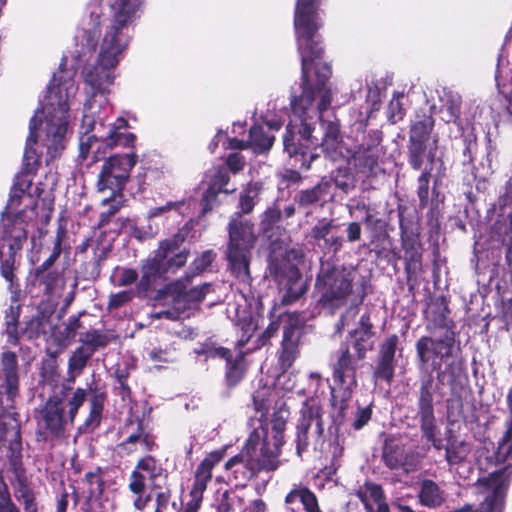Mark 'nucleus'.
Listing matches in <instances>:
<instances>
[{
	"label": "nucleus",
	"mask_w": 512,
	"mask_h": 512,
	"mask_svg": "<svg viewBox=\"0 0 512 512\" xmlns=\"http://www.w3.org/2000/svg\"><path fill=\"white\" fill-rule=\"evenodd\" d=\"M145 0H110L111 20L100 44L97 63L82 71L90 98L84 104L79 157L98 161L107 149L133 147L136 137L127 132L128 122L119 117L105 125L109 112L106 94L114 83L115 68L131 39V27L140 18Z\"/></svg>",
	"instance_id": "obj_1"
},
{
	"label": "nucleus",
	"mask_w": 512,
	"mask_h": 512,
	"mask_svg": "<svg viewBox=\"0 0 512 512\" xmlns=\"http://www.w3.org/2000/svg\"><path fill=\"white\" fill-rule=\"evenodd\" d=\"M321 55L313 56L308 61L307 70L304 72L302 68L303 87L302 94L299 98L293 97L291 100L292 114L287 125V134L284 137V149L293 161L295 168L308 170L312 161L318 154L313 150L316 149L317 142L312 139V124L316 119L321 120V127L324 131L321 148L325 156L336 162L343 160L350 162L351 150L343 143L339 124L337 121H325L321 114L331 104V90L325 85L331 75L329 65L323 64L317 68L316 75L318 83L312 86L308 82V73ZM303 62V59L301 58Z\"/></svg>",
	"instance_id": "obj_2"
},
{
	"label": "nucleus",
	"mask_w": 512,
	"mask_h": 512,
	"mask_svg": "<svg viewBox=\"0 0 512 512\" xmlns=\"http://www.w3.org/2000/svg\"><path fill=\"white\" fill-rule=\"evenodd\" d=\"M78 87L67 72L53 75L42 107L30 121V133L24 151V167L29 173L40 165L42 149H46L47 164L57 158L65 148L67 135L74 116L71 103Z\"/></svg>",
	"instance_id": "obj_3"
},
{
	"label": "nucleus",
	"mask_w": 512,
	"mask_h": 512,
	"mask_svg": "<svg viewBox=\"0 0 512 512\" xmlns=\"http://www.w3.org/2000/svg\"><path fill=\"white\" fill-rule=\"evenodd\" d=\"M274 391L271 387L264 386L253 394V407L259 415V425L250 433L244 448L242 457H246L252 468L245 471L247 477H254L260 471H274L279 465V454L282 443L269 434V426L264 423L271 407Z\"/></svg>",
	"instance_id": "obj_4"
},
{
	"label": "nucleus",
	"mask_w": 512,
	"mask_h": 512,
	"mask_svg": "<svg viewBox=\"0 0 512 512\" xmlns=\"http://www.w3.org/2000/svg\"><path fill=\"white\" fill-rule=\"evenodd\" d=\"M137 163V155L134 152L113 155L103 164L97 182V191L105 194L101 199L103 206H108L106 212L100 214L99 224H108L110 217L114 215L123 205L122 191L129 178L132 168Z\"/></svg>",
	"instance_id": "obj_5"
},
{
	"label": "nucleus",
	"mask_w": 512,
	"mask_h": 512,
	"mask_svg": "<svg viewBox=\"0 0 512 512\" xmlns=\"http://www.w3.org/2000/svg\"><path fill=\"white\" fill-rule=\"evenodd\" d=\"M0 373V443L10 442L13 451L21 448L20 425L11 404L18 391V365L15 353L3 352Z\"/></svg>",
	"instance_id": "obj_6"
},
{
	"label": "nucleus",
	"mask_w": 512,
	"mask_h": 512,
	"mask_svg": "<svg viewBox=\"0 0 512 512\" xmlns=\"http://www.w3.org/2000/svg\"><path fill=\"white\" fill-rule=\"evenodd\" d=\"M454 336L446 331L439 339L422 337L416 343L417 355L423 364L431 363L438 373L439 381L455 388L460 381L463 370L461 363L453 357Z\"/></svg>",
	"instance_id": "obj_7"
},
{
	"label": "nucleus",
	"mask_w": 512,
	"mask_h": 512,
	"mask_svg": "<svg viewBox=\"0 0 512 512\" xmlns=\"http://www.w3.org/2000/svg\"><path fill=\"white\" fill-rule=\"evenodd\" d=\"M25 200H31L23 187L14 185L1 219L0 235L8 250L12 253H19L27 240V228L35 216L33 208H18Z\"/></svg>",
	"instance_id": "obj_8"
},
{
	"label": "nucleus",
	"mask_w": 512,
	"mask_h": 512,
	"mask_svg": "<svg viewBox=\"0 0 512 512\" xmlns=\"http://www.w3.org/2000/svg\"><path fill=\"white\" fill-rule=\"evenodd\" d=\"M319 3L320 0H297L295 7L294 28L304 72L307 70L308 61L323 52L316 35V31L322 26L318 13Z\"/></svg>",
	"instance_id": "obj_9"
},
{
	"label": "nucleus",
	"mask_w": 512,
	"mask_h": 512,
	"mask_svg": "<svg viewBox=\"0 0 512 512\" xmlns=\"http://www.w3.org/2000/svg\"><path fill=\"white\" fill-rule=\"evenodd\" d=\"M255 240L253 225L249 221L236 218L229 223L227 258L232 273L243 282L250 280V250Z\"/></svg>",
	"instance_id": "obj_10"
},
{
	"label": "nucleus",
	"mask_w": 512,
	"mask_h": 512,
	"mask_svg": "<svg viewBox=\"0 0 512 512\" xmlns=\"http://www.w3.org/2000/svg\"><path fill=\"white\" fill-rule=\"evenodd\" d=\"M354 276L352 268L323 264L316 281L320 301L330 307L343 305L353 291Z\"/></svg>",
	"instance_id": "obj_11"
},
{
	"label": "nucleus",
	"mask_w": 512,
	"mask_h": 512,
	"mask_svg": "<svg viewBox=\"0 0 512 512\" xmlns=\"http://www.w3.org/2000/svg\"><path fill=\"white\" fill-rule=\"evenodd\" d=\"M323 433L322 408L315 399L307 400L300 410L296 426V449L298 456H301L310 445L316 449L322 443Z\"/></svg>",
	"instance_id": "obj_12"
},
{
	"label": "nucleus",
	"mask_w": 512,
	"mask_h": 512,
	"mask_svg": "<svg viewBox=\"0 0 512 512\" xmlns=\"http://www.w3.org/2000/svg\"><path fill=\"white\" fill-rule=\"evenodd\" d=\"M101 9L93 6L89 17L82 23V29L76 36L77 48L74 51L75 68L79 69L93 55L101 36Z\"/></svg>",
	"instance_id": "obj_13"
},
{
	"label": "nucleus",
	"mask_w": 512,
	"mask_h": 512,
	"mask_svg": "<svg viewBox=\"0 0 512 512\" xmlns=\"http://www.w3.org/2000/svg\"><path fill=\"white\" fill-rule=\"evenodd\" d=\"M357 365L354 357L347 348L339 351L337 362L334 365L332 398L341 402L348 400L357 386Z\"/></svg>",
	"instance_id": "obj_14"
},
{
	"label": "nucleus",
	"mask_w": 512,
	"mask_h": 512,
	"mask_svg": "<svg viewBox=\"0 0 512 512\" xmlns=\"http://www.w3.org/2000/svg\"><path fill=\"white\" fill-rule=\"evenodd\" d=\"M225 455L224 450H216L209 453L198 465L194 473V480L189 496L192 502L202 504L203 493L212 478L213 468L219 464Z\"/></svg>",
	"instance_id": "obj_15"
},
{
	"label": "nucleus",
	"mask_w": 512,
	"mask_h": 512,
	"mask_svg": "<svg viewBox=\"0 0 512 512\" xmlns=\"http://www.w3.org/2000/svg\"><path fill=\"white\" fill-rule=\"evenodd\" d=\"M433 127V121L430 117L415 122L410 130V164L415 169L421 168L423 156L426 150V141L429 139Z\"/></svg>",
	"instance_id": "obj_16"
},
{
	"label": "nucleus",
	"mask_w": 512,
	"mask_h": 512,
	"mask_svg": "<svg viewBox=\"0 0 512 512\" xmlns=\"http://www.w3.org/2000/svg\"><path fill=\"white\" fill-rule=\"evenodd\" d=\"M418 415L420 417L421 430L424 437L431 442L436 449H441V440L437 438V428L433 411V391L420 390Z\"/></svg>",
	"instance_id": "obj_17"
},
{
	"label": "nucleus",
	"mask_w": 512,
	"mask_h": 512,
	"mask_svg": "<svg viewBox=\"0 0 512 512\" xmlns=\"http://www.w3.org/2000/svg\"><path fill=\"white\" fill-rule=\"evenodd\" d=\"M162 471L161 465L157 463L155 458L146 456L140 459L130 475L129 490L132 493L144 491L146 478L154 481L162 474Z\"/></svg>",
	"instance_id": "obj_18"
},
{
	"label": "nucleus",
	"mask_w": 512,
	"mask_h": 512,
	"mask_svg": "<svg viewBox=\"0 0 512 512\" xmlns=\"http://www.w3.org/2000/svg\"><path fill=\"white\" fill-rule=\"evenodd\" d=\"M172 252V243L160 242L159 248L156 250L153 258L148 259L142 266V277L139 282V286L142 289H148L158 277L165 273L162 261Z\"/></svg>",
	"instance_id": "obj_19"
},
{
	"label": "nucleus",
	"mask_w": 512,
	"mask_h": 512,
	"mask_svg": "<svg viewBox=\"0 0 512 512\" xmlns=\"http://www.w3.org/2000/svg\"><path fill=\"white\" fill-rule=\"evenodd\" d=\"M207 189L203 195V213H207L212 209L211 201L214 200L218 193H232L235 188L228 189L226 185L229 182V175L224 167L217 166L210 169L206 176Z\"/></svg>",
	"instance_id": "obj_20"
},
{
	"label": "nucleus",
	"mask_w": 512,
	"mask_h": 512,
	"mask_svg": "<svg viewBox=\"0 0 512 512\" xmlns=\"http://www.w3.org/2000/svg\"><path fill=\"white\" fill-rule=\"evenodd\" d=\"M397 336L393 335L387 338L380 348V356L373 373L374 381L380 380L391 384L394 378V356L397 345Z\"/></svg>",
	"instance_id": "obj_21"
},
{
	"label": "nucleus",
	"mask_w": 512,
	"mask_h": 512,
	"mask_svg": "<svg viewBox=\"0 0 512 512\" xmlns=\"http://www.w3.org/2000/svg\"><path fill=\"white\" fill-rule=\"evenodd\" d=\"M228 316L235 321L242 331L241 339L238 341L239 346H243L249 341L254 331L259 326L260 317L258 314H253L246 305H229L227 309Z\"/></svg>",
	"instance_id": "obj_22"
},
{
	"label": "nucleus",
	"mask_w": 512,
	"mask_h": 512,
	"mask_svg": "<svg viewBox=\"0 0 512 512\" xmlns=\"http://www.w3.org/2000/svg\"><path fill=\"white\" fill-rule=\"evenodd\" d=\"M51 434L60 435L64 431L65 419L62 400L51 397L47 400L43 410L41 422Z\"/></svg>",
	"instance_id": "obj_23"
},
{
	"label": "nucleus",
	"mask_w": 512,
	"mask_h": 512,
	"mask_svg": "<svg viewBox=\"0 0 512 512\" xmlns=\"http://www.w3.org/2000/svg\"><path fill=\"white\" fill-rule=\"evenodd\" d=\"M381 150L379 144L361 145L355 152L351 151L348 163L363 173L371 172L378 163Z\"/></svg>",
	"instance_id": "obj_24"
},
{
	"label": "nucleus",
	"mask_w": 512,
	"mask_h": 512,
	"mask_svg": "<svg viewBox=\"0 0 512 512\" xmlns=\"http://www.w3.org/2000/svg\"><path fill=\"white\" fill-rule=\"evenodd\" d=\"M333 198L332 182L323 178L316 186L300 191L297 201L301 206H309L320 201L332 200Z\"/></svg>",
	"instance_id": "obj_25"
},
{
	"label": "nucleus",
	"mask_w": 512,
	"mask_h": 512,
	"mask_svg": "<svg viewBox=\"0 0 512 512\" xmlns=\"http://www.w3.org/2000/svg\"><path fill=\"white\" fill-rule=\"evenodd\" d=\"M285 503L291 510H295V506L301 503L307 512H321L315 494L305 486L294 487L287 494Z\"/></svg>",
	"instance_id": "obj_26"
},
{
	"label": "nucleus",
	"mask_w": 512,
	"mask_h": 512,
	"mask_svg": "<svg viewBox=\"0 0 512 512\" xmlns=\"http://www.w3.org/2000/svg\"><path fill=\"white\" fill-rule=\"evenodd\" d=\"M207 353L211 357L227 360V379L231 384L237 383L242 378L245 371L243 355L239 354L234 361H231L229 350L223 347L210 349Z\"/></svg>",
	"instance_id": "obj_27"
},
{
	"label": "nucleus",
	"mask_w": 512,
	"mask_h": 512,
	"mask_svg": "<svg viewBox=\"0 0 512 512\" xmlns=\"http://www.w3.org/2000/svg\"><path fill=\"white\" fill-rule=\"evenodd\" d=\"M210 288L209 284H203L186 290L182 282H177L169 287V290L176 294V305L178 307L183 303L184 306L192 303H198L204 299Z\"/></svg>",
	"instance_id": "obj_28"
},
{
	"label": "nucleus",
	"mask_w": 512,
	"mask_h": 512,
	"mask_svg": "<svg viewBox=\"0 0 512 512\" xmlns=\"http://www.w3.org/2000/svg\"><path fill=\"white\" fill-rule=\"evenodd\" d=\"M356 495L368 512H373L379 504L385 502L381 487L372 482H366L363 486H360Z\"/></svg>",
	"instance_id": "obj_29"
},
{
	"label": "nucleus",
	"mask_w": 512,
	"mask_h": 512,
	"mask_svg": "<svg viewBox=\"0 0 512 512\" xmlns=\"http://www.w3.org/2000/svg\"><path fill=\"white\" fill-rule=\"evenodd\" d=\"M420 503L428 508L440 507L445 501L444 491L432 480H424L419 492Z\"/></svg>",
	"instance_id": "obj_30"
},
{
	"label": "nucleus",
	"mask_w": 512,
	"mask_h": 512,
	"mask_svg": "<svg viewBox=\"0 0 512 512\" xmlns=\"http://www.w3.org/2000/svg\"><path fill=\"white\" fill-rule=\"evenodd\" d=\"M274 142V136L265 133L262 126L255 125L250 129L249 141L244 143L245 147H250L255 153H264L268 151Z\"/></svg>",
	"instance_id": "obj_31"
},
{
	"label": "nucleus",
	"mask_w": 512,
	"mask_h": 512,
	"mask_svg": "<svg viewBox=\"0 0 512 512\" xmlns=\"http://www.w3.org/2000/svg\"><path fill=\"white\" fill-rule=\"evenodd\" d=\"M507 401L511 419L507 422V429L498 443L495 457L497 462H504L512 454V387L509 390Z\"/></svg>",
	"instance_id": "obj_32"
},
{
	"label": "nucleus",
	"mask_w": 512,
	"mask_h": 512,
	"mask_svg": "<svg viewBox=\"0 0 512 512\" xmlns=\"http://www.w3.org/2000/svg\"><path fill=\"white\" fill-rule=\"evenodd\" d=\"M163 242H170L173 244V252L169 253L167 258L162 261L164 272L174 273L186 263L188 252L185 250H179V240L177 239H168Z\"/></svg>",
	"instance_id": "obj_33"
},
{
	"label": "nucleus",
	"mask_w": 512,
	"mask_h": 512,
	"mask_svg": "<svg viewBox=\"0 0 512 512\" xmlns=\"http://www.w3.org/2000/svg\"><path fill=\"white\" fill-rule=\"evenodd\" d=\"M470 453V446L465 441L450 440L446 447V460L450 466L461 464Z\"/></svg>",
	"instance_id": "obj_34"
},
{
	"label": "nucleus",
	"mask_w": 512,
	"mask_h": 512,
	"mask_svg": "<svg viewBox=\"0 0 512 512\" xmlns=\"http://www.w3.org/2000/svg\"><path fill=\"white\" fill-rule=\"evenodd\" d=\"M191 206L192 201L186 199H182L179 201H169L165 205L151 208L147 212V218L151 220L156 217L166 216L168 213L172 211H175L179 214H184L185 211L190 209Z\"/></svg>",
	"instance_id": "obj_35"
},
{
	"label": "nucleus",
	"mask_w": 512,
	"mask_h": 512,
	"mask_svg": "<svg viewBox=\"0 0 512 512\" xmlns=\"http://www.w3.org/2000/svg\"><path fill=\"white\" fill-rule=\"evenodd\" d=\"M290 274V279L286 284V292L282 299L285 304L297 300L305 291L299 272L295 268H292Z\"/></svg>",
	"instance_id": "obj_36"
},
{
	"label": "nucleus",
	"mask_w": 512,
	"mask_h": 512,
	"mask_svg": "<svg viewBox=\"0 0 512 512\" xmlns=\"http://www.w3.org/2000/svg\"><path fill=\"white\" fill-rule=\"evenodd\" d=\"M383 459L385 464L392 469L403 466L405 464L404 448L398 443L386 442Z\"/></svg>",
	"instance_id": "obj_37"
},
{
	"label": "nucleus",
	"mask_w": 512,
	"mask_h": 512,
	"mask_svg": "<svg viewBox=\"0 0 512 512\" xmlns=\"http://www.w3.org/2000/svg\"><path fill=\"white\" fill-rule=\"evenodd\" d=\"M249 462L250 461H248L246 457H242V454L239 453L226 462L225 469L232 470L235 479L239 483L244 484L252 478H244V475L246 476L245 471L252 468V465Z\"/></svg>",
	"instance_id": "obj_38"
},
{
	"label": "nucleus",
	"mask_w": 512,
	"mask_h": 512,
	"mask_svg": "<svg viewBox=\"0 0 512 512\" xmlns=\"http://www.w3.org/2000/svg\"><path fill=\"white\" fill-rule=\"evenodd\" d=\"M441 118L443 121L450 123L456 121L460 113V98L457 95L448 93L442 99Z\"/></svg>",
	"instance_id": "obj_39"
},
{
	"label": "nucleus",
	"mask_w": 512,
	"mask_h": 512,
	"mask_svg": "<svg viewBox=\"0 0 512 512\" xmlns=\"http://www.w3.org/2000/svg\"><path fill=\"white\" fill-rule=\"evenodd\" d=\"M288 415L289 412L283 404L277 411L274 412L271 426L267 424L269 426V434L273 436L274 439L280 440L281 443H283V433Z\"/></svg>",
	"instance_id": "obj_40"
},
{
	"label": "nucleus",
	"mask_w": 512,
	"mask_h": 512,
	"mask_svg": "<svg viewBox=\"0 0 512 512\" xmlns=\"http://www.w3.org/2000/svg\"><path fill=\"white\" fill-rule=\"evenodd\" d=\"M17 254L18 253H12L11 251L8 250V255H6L4 251H0V273L1 276L10 284L11 290L14 286V269Z\"/></svg>",
	"instance_id": "obj_41"
},
{
	"label": "nucleus",
	"mask_w": 512,
	"mask_h": 512,
	"mask_svg": "<svg viewBox=\"0 0 512 512\" xmlns=\"http://www.w3.org/2000/svg\"><path fill=\"white\" fill-rule=\"evenodd\" d=\"M36 278L44 286L45 293L49 296L61 289L63 285L60 276L51 271L42 272L41 269H37Z\"/></svg>",
	"instance_id": "obj_42"
},
{
	"label": "nucleus",
	"mask_w": 512,
	"mask_h": 512,
	"mask_svg": "<svg viewBox=\"0 0 512 512\" xmlns=\"http://www.w3.org/2000/svg\"><path fill=\"white\" fill-rule=\"evenodd\" d=\"M260 186L257 183H250L241 193L239 207L242 213H250L257 201Z\"/></svg>",
	"instance_id": "obj_43"
},
{
	"label": "nucleus",
	"mask_w": 512,
	"mask_h": 512,
	"mask_svg": "<svg viewBox=\"0 0 512 512\" xmlns=\"http://www.w3.org/2000/svg\"><path fill=\"white\" fill-rule=\"evenodd\" d=\"M128 452H132L140 448L141 451H151L154 446V442L148 436L142 435H131L121 445Z\"/></svg>",
	"instance_id": "obj_44"
},
{
	"label": "nucleus",
	"mask_w": 512,
	"mask_h": 512,
	"mask_svg": "<svg viewBox=\"0 0 512 512\" xmlns=\"http://www.w3.org/2000/svg\"><path fill=\"white\" fill-rule=\"evenodd\" d=\"M220 142H222L223 147L226 149L245 148L244 141L238 140L236 138H228L227 134L220 130L209 145L210 151L214 152Z\"/></svg>",
	"instance_id": "obj_45"
},
{
	"label": "nucleus",
	"mask_w": 512,
	"mask_h": 512,
	"mask_svg": "<svg viewBox=\"0 0 512 512\" xmlns=\"http://www.w3.org/2000/svg\"><path fill=\"white\" fill-rule=\"evenodd\" d=\"M87 392L83 388H77L73 395L68 400V417L71 423L74 422V419L78 413L79 408L83 405L86 400Z\"/></svg>",
	"instance_id": "obj_46"
},
{
	"label": "nucleus",
	"mask_w": 512,
	"mask_h": 512,
	"mask_svg": "<svg viewBox=\"0 0 512 512\" xmlns=\"http://www.w3.org/2000/svg\"><path fill=\"white\" fill-rule=\"evenodd\" d=\"M123 229L140 241L152 238L157 232L151 225L147 229L140 228L132 220H126Z\"/></svg>",
	"instance_id": "obj_47"
},
{
	"label": "nucleus",
	"mask_w": 512,
	"mask_h": 512,
	"mask_svg": "<svg viewBox=\"0 0 512 512\" xmlns=\"http://www.w3.org/2000/svg\"><path fill=\"white\" fill-rule=\"evenodd\" d=\"M404 95L401 93H394L388 105V118L392 123L400 121L404 116V109L402 99Z\"/></svg>",
	"instance_id": "obj_48"
},
{
	"label": "nucleus",
	"mask_w": 512,
	"mask_h": 512,
	"mask_svg": "<svg viewBox=\"0 0 512 512\" xmlns=\"http://www.w3.org/2000/svg\"><path fill=\"white\" fill-rule=\"evenodd\" d=\"M336 188L349 193L355 187L354 178L346 171L338 170L333 179H329Z\"/></svg>",
	"instance_id": "obj_49"
},
{
	"label": "nucleus",
	"mask_w": 512,
	"mask_h": 512,
	"mask_svg": "<svg viewBox=\"0 0 512 512\" xmlns=\"http://www.w3.org/2000/svg\"><path fill=\"white\" fill-rule=\"evenodd\" d=\"M112 277L117 279V286H128L136 282L138 273L135 269L117 267Z\"/></svg>",
	"instance_id": "obj_50"
},
{
	"label": "nucleus",
	"mask_w": 512,
	"mask_h": 512,
	"mask_svg": "<svg viewBox=\"0 0 512 512\" xmlns=\"http://www.w3.org/2000/svg\"><path fill=\"white\" fill-rule=\"evenodd\" d=\"M103 410L102 401L99 397H94L90 401V413L85 421V428L96 427L100 423Z\"/></svg>",
	"instance_id": "obj_51"
},
{
	"label": "nucleus",
	"mask_w": 512,
	"mask_h": 512,
	"mask_svg": "<svg viewBox=\"0 0 512 512\" xmlns=\"http://www.w3.org/2000/svg\"><path fill=\"white\" fill-rule=\"evenodd\" d=\"M0 512H20L13 503L9 489L3 481H0Z\"/></svg>",
	"instance_id": "obj_52"
},
{
	"label": "nucleus",
	"mask_w": 512,
	"mask_h": 512,
	"mask_svg": "<svg viewBox=\"0 0 512 512\" xmlns=\"http://www.w3.org/2000/svg\"><path fill=\"white\" fill-rule=\"evenodd\" d=\"M214 258L215 253L212 250L204 251L199 257H197L193 261L191 268L193 269L195 274H199L205 271L211 265Z\"/></svg>",
	"instance_id": "obj_53"
},
{
	"label": "nucleus",
	"mask_w": 512,
	"mask_h": 512,
	"mask_svg": "<svg viewBox=\"0 0 512 512\" xmlns=\"http://www.w3.org/2000/svg\"><path fill=\"white\" fill-rule=\"evenodd\" d=\"M81 341L93 348L105 346L107 344L106 337L98 332L97 330H91L86 332L82 337Z\"/></svg>",
	"instance_id": "obj_54"
},
{
	"label": "nucleus",
	"mask_w": 512,
	"mask_h": 512,
	"mask_svg": "<svg viewBox=\"0 0 512 512\" xmlns=\"http://www.w3.org/2000/svg\"><path fill=\"white\" fill-rule=\"evenodd\" d=\"M332 223L327 219L320 220L312 229V237L316 240L324 239L331 231Z\"/></svg>",
	"instance_id": "obj_55"
},
{
	"label": "nucleus",
	"mask_w": 512,
	"mask_h": 512,
	"mask_svg": "<svg viewBox=\"0 0 512 512\" xmlns=\"http://www.w3.org/2000/svg\"><path fill=\"white\" fill-rule=\"evenodd\" d=\"M372 348V344L369 342V338L356 337V341L353 345V349L356 353L357 359L362 360L365 358L367 351Z\"/></svg>",
	"instance_id": "obj_56"
},
{
	"label": "nucleus",
	"mask_w": 512,
	"mask_h": 512,
	"mask_svg": "<svg viewBox=\"0 0 512 512\" xmlns=\"http://www.w3.org/2000/svg\"><path fill=\"white\" fill-rule=\"evenodd\" d=\"M226 165L232 173H237L243 169L245 158L239 153H232L227 157Z\"/></svg>",
	"instance_id": "obj_57"
},
{
	"label": "nucleus",
	"mask_w": 512,
	"mask_h": 512,
	"mask_svg": "<svg viewBox=\"0 0 512 512\" xmlns=\"http://www.w3.org/2000/svg\"><path fill=\"white\" fill-rule=\"evenodd\" d=\"M19 316H20V305L17 303V301L14 299V296H13L12 304L6 311L5 325L18 324Z\"/></svg>",
	"instance_id": "obj_58"
},
{
	"label": "nucleus",
	"mask_w": 512,
	"mask_h": 512,
	"mask_svg": "<svg viewBox=\"0 0 512 512\" xmlns=\"http://www.w3.org/2000/svg\"><path fill=\"white\" fill-rule=\"evenodd\" d=\"M295 359V349L290 346L288 347L286 344H283V350L279 357L280 365L283 369L289 368L292 362Z\"/></svg>",
	"instance_id": "obj_59"
},
{
	"label": "nucleus",
	"mask_w": 512,
	"mask_h": 512,
	"mask_svg": "<svg viewBox=\"0 0 512 512\" xmlns=\"http://www.w3.org/2000/svg\"><path fill=\"white\" fill-rule=\"evenodd\" d=\"M371 418V409L369 407L361 408L357 411L355 420L353 422V427L356 430L361 429L364 425L368 423Z\"/></svg>",
	"instance_id": "obj_60"
},
{
	"label": "nucleus",
	"mask_w": 512,
	"mask_h": 512,
	"mask_svg": "<svg viewBox=\"0 0 512 512\" xmlns=\"http://www.w3.org/2000/svg\"><path fill=\"white\" fill-rule=\"evenodd\" d=\"M372 324L369 315H362L360 319V328L354 330V336L369 338L371 335Z\"/></svg>",
	"instance_id": "obj_61"
},
{
	"label": "nucleus",
	"mask_w": 512,
	"mask_h": 512,
	"mask_svg": "<svg viewBox=\"0 0 512 512\" xmlns=\"http://www.w3.org/2000/svg\"><path fill=\"white\" fill-rule=\"evenodd\" d=\"M131 299V294L127 291H122L116 294H112L109 297L108 307L118 308L124 303L128 302Z\"/></svg>",
	"instance_id": "obj_62"
},
{
	"label": "nucleus",
	"mask_w": 512,
	"mask_h": 512,
	"mask_svg": "<svg viewBox=\"0 0 512 512\" xmlns=\"http://www.w3.org/2000/svg\"><path fill=\"white\" fill-rule=\"evenodd\" d=\"M86 364V357L81 352L74 353L69 359L68 368L72 373L74 370H81Z\"/></svg>",
	"instance_id": "obj_63"
},
{
	"label": "nucleus",
	"mask_w": 512,
	"mask_h": 512,
	"mask_svg": "<svg viewBox=\"0 0 512 512\" xmlns=\"http://www.w3.org/2000/svg\"><path fill=\"white\" fill-rule=\"evenodd\" d=\"M170 492L169 491H160L156 494V508L155 512H164L167 508L168 503L170 501Z\"/></svg>",
	"instance_id": "obj_64"
}]
</instances>
